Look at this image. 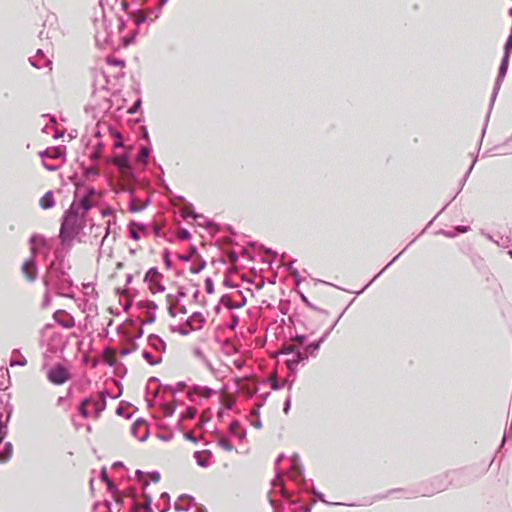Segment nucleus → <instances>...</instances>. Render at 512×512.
Masks as SVG:
<instances>
[{
    "mask_svg": "<svg viewBox=\"0 0 512 512\" xmlns=\"http://www.w3.org/2000/svg\"><path fill=\"white\" fill-rule=\"evenodd\" d=\"M136 475L139 479H141V477L143 476V472L141 470H137Z\"/></svg>",
    "mask_w": 512,
    "mask_h": 512,
    "instance_id": "774afa93",
    "label": "nucleus"
},
{
    "mask_svg": "<svg viewBox=\"0 0 512 512\" xmlns=\"http://www.w3.org/2000/svg\"><path fill=\"white\" fill-rule=\"evenodd\" d=\"M2 417H3V415H2V414H0V443L2 442L3 438H4V437L6 436V434H7V424H6V422L8 421V418H9V417L7 416L6 421L4 422V421L2 420Z\"/></svg>",
    "mask_w": 512,
    "mask_h": 512,
    "instance_id": "473e14b6",
    "label": "nucleus"
},
{
    "mask_svg": "<svg viewBox=\"0 0 512 512\" xmlns=\"http://www.w3.org/2000/svg\"><path fill=\"white\" fill-rule=\"evenodd\" d=\"M29 61L36 68L49 67L51 69V60L44 55L43 49H38L35 56L30 57Z\"/></svg>",
    "mask_w": 512,
    "mask_h": 512,
    "instance_id": "1a4fd4ad",
    "label": "nucleus"
},
{
    "mask_svg": "<svg viewBox=\"0 0 512 512\" xmlns=\"http://www.w3.org/2000/svg\"><path fill=\"white\" fill-rule=\"evenodd\" d=\"M148 205H149V200L138 203L135 198H132L131 202H130V206H129V211L133 212V213L140 212V211L144 210Z\"/></svg>",
    "mask_w": 512,
    "mask_h": 512,
    "instance_id": "a878e982",
    "label": "nucleus"
},
{
    "mask_svg": "<svg viewBox=\"0 0 512 512\" xmlns=\"http://www.w3.org/2000/svg\"><path fill=\"white\" fill-rule=\"evenodd\" d=\"M289 356L286 360V365L291 371L295 370L300 363L308 358L306 352H302L299 349Z\"/></svg>",
    "mask_w": 512,
    "mask_h": 512,
    "instance_id": "9d476101",
    "label": "nucleus"
},
{
    "mask_svg": "<svg viewBox=\"0 0 512 512\" xmlns=\"http://www.w3.org/2000/svg\"><path fill=\"white\" fill-rule=\"evenodd\" d=\"M485 237H486L488 240H490V241H492V242H494V243H495V241L497 240V239H495V238H494L492 235H490V234H485Z\"/></svg>",
    "mask_w": 512,
    "mask_h": 512,
    "instance_id": "338daca9",
    "label": "nucleus"
},
{
    "mask_svg": "<svg viewBox=\"0 0 512 512\" xmlns=\"http://www.w3.org/2000/svg\"><path fill=\"white\" fill-rule=\"evenodd\" d=\"M101 480L103 482H105L107 484V488L109 490V492L113 495V498L115 500V502L117 503V505H120L121 504V497L118 493V490L116 488V486L109 480L108 478V474H107V471L105 468H103L101 470Z\"/></svg>",
    "mask_w": 512,
    "mask_h": 512,
    "instance_id": "f8f14e48",
    "label": "nucleus"
},
{
    "mask_svg": "<svg viewBox=\"0 0 512 512\" xmlns=\"http://www.w3.org/2000/svg\"><path fill=\"white\" fill-rule=\"evenodd\" d=\"M39 37H40V39H41V40H43L44 38H45L46 40H48V39L50 38V37H49V33H48V32H46V33H45L44 31H41V32L39 33Z\"/></svg>",
    "mask_w": 512,
    "mask_h": 512,
    "instance_id": "bf43d9fd",
    "label": "nucleus"
},
{
    "mask_svg": "<svg viewBox=\"0 0 512 512\" xmlns=\"http://www.w3.org/2000/svg\"><path fill=\"white\" fill-rule=\"evenodd\" d=\"M271 387H272V389L277 390V389H279V388H280V385H279V384L277 383V381L274 379V380L272 381V383H271Z\"/></svg>",
    "mask_w": 512,
    "mask_h": 512,
    "instance_id": "e2e57ef3",
    "label": "nucleus"
},
{
    "mask_svg": "<svg viewBox=\"0 0 512 512\" xmlns=\"http://www.w3.org/2000/svg\"><path fill=\"white\" fill-rule=\"evenodd\" d=\"M218 446L221 447L225 451H231L233 449L232 444L226 438H221L218 440Z\"/></svg>",
    "mask_w": 512,
    "mask_h": 512,
    "instance_id": "72a5a7b5",
    "label": "nucleus"
},
{
    "mask_svg": "<svg viewBox=\"0 0 512 512\" xmlns=\"http://www.w3.org/2000/svg\"><path fill=\"white\" fill-rule=\"evenodd\" d=\"M151 477L154 482H158L160 479V475L158 472H154Z\"/></svg>",
    "mask_w": 512,
    "mask_h": 512,
    "instance_id": "052dcab7",
    "label": "nucleus"
},
{
    "mask_svg": "<svg viewBox=\"0 0 512 512\" xmlns=\"http://www.w3.org/2000/svg\"><path fill=\"white\" fill-rule=\"evenodd\" d=\"M97 175H98V173H97V171H96V169H95V168L90 167V168H87V169H86V176H87L88 178H89V177H95V176H97Z\"/></svg>",
    "mask_w": 512,
    "mask_h": 512,
    "instance_id": "a18cd8bd",
    "label": "nucleus"
},
{
    "mask_svg": "<svg viewBox=\"0 0 512 512\" xmlns=\"http://www.w3.org/2000/svg\"><path fill=\"white\" fill-rule=\"evenodd\" d=\"M145 21H146V17L142 14H138L134 19V22L137 26L144 23Z\"/></svg>",
    "mask_w": 512,
    "mask_h": 512,
    "instance_id": "37998d69",
    "label": "nucleus"
},
{
    "mask_svg": "<svg viewBox=\"0 0 512 512\" xmlns=\"http://www.w3.org/2000/svg\"><path fill=\"white\" fill-rule=\"evenodd\" d=\"M140 104H141V101L137 100L135 102V104L133 105V107L129 110V112L132 113V114L135 113L137 108L140 106Z\"/></svg>",
    "mask_w": 512,
    "mask_h": 512,
    "instance_id": "6e6d98bb",
    "label": "nucleus"
},
{
    "mask_svg": "<svg viewBox=\"0 0 512 512\" xmlns=\"http://www.w3.org/2000/svg\"><path fill=\"white\" fill-rule=\"evenodd\" d=\"M129 232H130V237L134 240H139L140 239V235L138 233V231L131 225L129 227Z\"/></svg>",
    "mask_w": 512,
    "mask_h": 512,
    "instance_id": "ea45409f",
    "label": "nucleus"
},
{
    "mask_svg": "<svg viewBox=\"0 0 512 512\" xmlns=\"http://www.w3.org/2000/svg\"><path fill=\"white\" fill-rule=\"evenodd\" d=\"M298 349L295 348V346L293 345H287V346H284L281 350V353L282 354H288V355H291L293 354V352L297 351Z\"/></svg>",
    "mask_w": 512,
    "mask_h": 512,
    "instance_id": "e433bc0d",
    "label": "nucleus"
},
{
    "mask_svg": "<svg viewBox=\"0 0 512 512\" xmlns=\"http://www.w3.org/2000/svg\"><path fill=\"white\" fill-rule=\"evenodd\" d=\"M161 499H163L166 503V506L161 510V512H166L170 506V497L166 492H164L161 494Z\"/></svg>",
    "mask_w": 512,
    "mask_h": 512,
    "instance_id": "4c0bfd02",
    "label": "nucleus"
},
{
    "mask_svg": "<svg viewBox=\"0 0 512 512\" xmlns=\"http://www.w3.org/2000/svg\"><path fill=\"white\" fill-rule=\"evenodd\" d=\"M44 239L41 237V236H38V235H33L30 239V243L32 245L31 247V252H32V255L34 256L36 254V248L35 246L39 243H43Z\"/></svg>",
    "mask_w": 512,
    "mask_h": 512,
    "instance_id": "2f4dec72",
    "label": "nucleus"
},
{
    "mask_svg": "<svg viewBox=\"0 0 512 512\" xmlns=\"http://www.w3.org/2000/svg\"><path fill=\"white\" fill-rule=\"evenodd\" d=\"M205 288H206L207 293L213 292V282L210 278H207L205 280Z\"/></svg>",
    "mask_w": 512,
    "mask_h": 512,
    "instance_id": "79ce46f5",
    "label": "nucleus"
},
{
    "mask_svg": "<svg viewBox=\"0 0 512 512\" xmlns=\"http://www.w3.org/2000/svg\"><path fill=\"white\" fill-rule=\"evenodd\" d=\"M238 324V317L236 315H232V323L230 324V328H234Z\"/></svg>",
    "mask_w": 512,
    "mask_h": 512,
    "instance_id": "4d7b16f0",
    "label": "nucleus"
},
{
    "mask_svg": "<svg viewBox=\"0 0 512 512\" xmlns=\"http://www.w3.org/2000/svg\"><path fill=\"white\" fill-rule=\"evenodd\" d=\"M122 26L123 23L120 18L114 17L113 19H107L106 16H103L101 20L96 22V41L101 44L111 42L115 33L114 28L120 29Z\"/></svg>",
    "mask_w": 512,
    "mask_h": 512,
    "instance_id": "7ed1b4c3",
    "label": "nucleus"
},
{
    "mask_svg": "<svg viewBox=\"0 0 512 512\" xmlns=\"http://www.w3.org/2000/svg\"><path fill=\"white\" fill-rule=\"evenodd\" d=\"M337 321L330 327V329H328L324 335L317 341V342H314V343H311L309 344L306 348H305V351L306 354L309 352L310 354H313L315 351H317L321 345V343L328 337V335L330 334V332L334 329L335 325H336Z\"/></svg>",
    "mask_w": 512,
    "mask_h": 512,
    "instance_id": "a211bd4d",
    "label": "nucleus"
},
{
    "mask_svg": "<svg viewBox=\"0 0 512 512\" xmlns=\"http://www.w3.org/2000/svg\"><path fill=\"white\" fill-rule=\"evenodd\" d=\"M159 275V272L156 268H150L146 274V279L153 278Z\"/></svg>",
    "mask_w": 512,
    "mask_h": 512,
    "instance_id": "a19ab883",
    "label": "nucleus"
},
{
    "mask_svg": "<svg viewBox=\"0 0 512 512\" xmlns=\"http://www.w3.org/2000/svg\"><path fill=\"white\" fill-rule=\"evenodd\" d=\"M93 402L90 404V409H93L96 416L99 415L106 407V397L103 392L99 393L97 397H91Z\"/></svg>",
    "mask_w": 512,
    "mask_h": 512,
    "instance_id": "ddd939ff",
    "label": "nucleus"
},
{
    "mask_svg": "<svg viewBox=\"0 0 512 512\" xmlns=\"http://www.w3.org/2000/svg\"><path fill=\"white\" fill-rule=\"evenodd\" d=\"M82 286L84 289L83 293L85 297L83 310L93 312L96 309L94 301L97 299L98 293L95 290L94 286L90 283L83 284Z\"/></svg>",
    "mask_w": 512,
    "mask_h": 512,
    "instance_id": "423d86ee",
    "label": "nucleus"
},
{
    "mask_svg": "<svg viewBox=\"0 0 512 512\" xmlns=\"http://www.w3.org/2000/svg\"><path fill=\"white\" fill-rule=\"evenodd\" d=\"M246 303V299L243 298L242 302L241 303H234V302H231L229 301L226 306L229 308V309H235V308H240L242 306H244Z\"/></svg>",
    "mask_w": 512,
    "mask_h": 512,
    "instance_id": "58836bf2",
    "label": "nucleus"
},
{
    "mask_svg": "<svg viewBox=\"0 0 512 512\" xmlns=\"http://www.w3.org/2000/svg\"><path fill=\"white\" fill-rule=\"evenodd\" d=\"M138 429H143V435L139 436V440L144 441L148 436V431L145 424L140 421L135 422L131 427V432L136 436V433H138Z\"/></svg>",
    "mask_w": 512,
    "mask_h": 512,
    "instance_id": "bb28decb",
    "label": "nucleus"
},
{
    "mask_svg": "<svg viewBox=\"0 0 512 512\" xmlns=\"http://www.w3.org/2000/svg\"><path fill=\"white\" fill-rule=\"evenodd\" d=\"M475 163H476V158H474V160L472 161L471 166L469 167L468 171H467V172H466V174L464 175L463 183H462L461 187H463V185H464L465 181L467 180V178H468L469 174L471 173V171H472V169H473V167H474Z\"/></svg>",
    "mask_w": 512,
    "mask_h": 512,
    "instance_id": "c03bdc74",
    "label": "nucleus"
},
{
    "mask_svg": "<svg viewBox=\"0 0 512 512\" xmlns=\"http://www.w3.org/2000/svg\"><path fill=\"white\" fill-rule=\"evenodd\" d=\"M193 503V498L188 495H182L178 498V500L174 503V508L176 511H188Z\"/></svg>",
    "mask_w": 512,
    "mask_h": 512,
    "instance_id": "f3484780",
    "label": "nucleus"
},
{
    "mask_svg": "<svg viewBox=\"0 0 512 512\" xmlns=\"http://www.w3.org/2000/svg\"><path fill=\"white\" fill-rule=\"evenodd\" d=\"M189 330H191V329L189 328V326H186V325H185V326L181 327V329H180V333H181L182 335H187V334L189 333Z\"/></svg>",
    "mask_w": 512,
    "mask_h": 512,
    "instance_id": "13d9d810",
    "label": "nucleus"
},
{
    "mask_svg": "<svg viewBox=\"0 0 512 512\" xmlns=\"http://www.w3.org/2000/svg\"><path fill=\"white\" fill-rule=\"evenodd\" d=\"M204 322V316L199 312H195L187 320L186 326H189L191 330H198L202 328Z\"/></svg>",
    "mask_w": 512,
    "mask_h": 512,
    "instance_id": "4468645a",
    "label": "nucleus"
},
{
    "mask_svg": "<svg viewBox=\"0 0 512 512\" xmlns=\"http://www.w3.org/2000/svg\"><path fill=\"white\" fill-rule=\"evenodd\" d=\"M179 238L183 239V240L189 239L190 238V233L186 229H182L179 232Z\"/></svg>",
    "mask_w": 512,
    "mask_h": 512,
    "instance_id": "49530a36",
    "label": "nucleus"
},
{
    "mask_svg": "<svg viewBox=\"0 0 512 512\" xmlns=\"http://www.w3.org/2000/svg\"><path fill=\"white\" fill-rule=\"evenodd\" d=\"M442 233L445 236L450 237V238H453L457 235V232L455 231V229L453 231H442Z\"/></svg>",
    "mask_w": 512,
    "mask_h": 512,
    "instance_id": "5fc2aeb1",
    "label": "nucleus"
},
{
    "mask_svg": "<svg viewBox=\"0 0 512 512\" xmlns=\"http://www.w3.org/2000/svg\"><path fill=\"white\" fill-rule=\"evenodd\" d=\"M181 215L184 219H188V218H193V219L203 218L204 219L203 215H200V214H197L194 212L193 207L190 204L184 206L181 209Z\"/></svg>",
    "mask_w": 512,
    "mask_h": 512,
    "instance_id": "5701e85b",
    "label": "nucleus"
},
{
    "mask_svg": "<svg viewBox=\"0 0 512 512\" xmlns=\"http://www.w3.org/2000/svg\"><path fill=\"white\" fill-rule=\"evenodd\" d=\"M511 51H512V35L508 38V40L506 41L505 46H504V55H503V58H502V61H501L500 67H499L498 77L496 79L495 86L493 89V93H492V97H491V105L495 101L498 91L500 89L502 80L507 73Z\"/></svg>",
    "mask_w": 512,
    "mask_h": 512,
    "instance_id": "20e7f679",
    "label": "nucleus"
},
{
    "mask_svg": "<svg viewBox=\"0 0 512 512\" xmlns=\"http://www.w3.org/2000/svg\"><path fill=\"white\" fill-rule=\"evenodd\" d=\"M39 155L43 159V166L49 171H55L56 169H58V165L49 164L46 162L45 159H61L63 158L64 153L61 148H51L43 152H40Z\"/></svg>",
    "mask_w": 512,
    "mask_h": 512,
    "instance_id": "6e6552de",
    "label": "nucleus"
},
{
    "mask_svg": "<svg viewBox=\"0 0 512 512\" xmlns=\"http://www.w3.org/2000/svg\"><path fill=\"white\" fill-rule=\"evenodd\" d=\"M149 153H150L149 149L147 147L142 146L140 148V152L137 156V161L139 163L146 164L147 159L149 157Z\"/></svg>",
    "mask_w": 512,
    "mask_h": 512,
    "instance_id": "c756f323",
    "label": "nucleus"
},
{
    "mask_svg": "<svg viewBox=\"0 0 512 512\" xmlns=\"http://www.w3.org/2000/svg\"><path fill=\"white\" fill-rule=\"evenodd\" d=\"M92 207L87 197L73 201L63 216L60 228V238L63 243L72 241L85 227V216Z\"/></svg>",
    "mask_w": 512,
    "mask_h": 512,
    "instance_id": "f257e3e1",
    "label": "nucleus"
},
{
    "mask_svg": "<svg viewBox=\"0 0 512 512\" xmlns=\"http://www.w3.org/2000/svg\"><path fill=\"white\" fill-rule=\"evenodd\" d=\"M13 354H17V358H12L10 360V366H25L27 364L26 358L22 356L18 351H14Z\"/></svg>",
    "mask_w": 512,
    "mask_h": 512,
    "instance_id": "c85d7f7f",
    "label": "nucleus"
},
{
    "mask_svg": "<svg viewBox=\"0 0 512 512\" xmlns=\"http://www.w3.org/2000/svg\"><path fill=\"white\" fill-rule=\"evenodd\" d=\"M144 497H145V509L148 511H151L150 505L152 503V499L147 495H145Z\"/></svg>",
    "mask_w": 512,
    "mask_h": 512,
    "instance_id": "8fccbe9b",
    "label": "nucleus"
},
{
    "mask_svg": "<svg viewBox=\"0 0 512 512\" xmlns=\"http://www.w3.org/2000/svg\"><path fill=\"white\" fill-rule=\"evenodd\" d=\"M111 214H112V210L111 209H104V210H102V216L103 217L109 216Z\"/></svg>",
    "mask_w": 512,
    "mask_h": 512,
    "instance_id": "680f3d73",
    "label": "nucleus"
},
{
    "mask_svg": "<svg viewBox=\"0 0 512 512\" xmlns=\"http://www.w3.org/2000/svg\"><path fill=\"white\" fill-rule=\"evenodd\" d=\"M209 457L210 453L207 451H196L194 453V458L196 459L197 464L201 467H207L209 465Z\"/></svg>",
    "mask_w": 512,
    "mask_h": 512,
    "instance_id": "412c9836",
    "label": "nucleus"
},
{
    "mask_svg": "<svg viewBox=\"0 0 512 512\" xmlns=\"http://www.w3.org/2000/svg\"><path fill=\"white\" fill-rule=\"evenodd\" d=\"M142 356L151 365H156L162 360V356L160 354H153L152 352L146 350L143 351Z\"/></svg>",
    "mask_w": 512,
    "mask_h": 512,
    "instance_id": "b1692460",
    "label": "nucleus"
},
{
    "mask_svg": "<svg viewBox=\"0 0 512 512\" xmlns=\"http://www.w3.org/2000/svg\"><path fill=\"white\" fill-rule=\"evenodd\" d=\"M42 209H49L52 208L55 204L54 196L52 191L46 192L40 199L39 202Z\"/></svg>",
    "mask_w": 512,
    "mask_h": 512,
    "instance_id": "aec40b11",
    "label": "nucleus"
},
{
    "mask_svg": "<svg viewBox=\"0 0 512 512\" xmlns=\"http://www.w3.org/2000/svg\"><path fill=\"white\" fill-rule=\"evenodd\" d=\"M80 194H81V189L78 188L77 192H76V197H79L80 199ZM95 195V189L92 188V187H87L85 188L84 192H83V195L81 196L82 197H87V199L90 201V197L94 196Z\"/></svg>",
    "mask_w": 512,
    "mask_h": 512,
    "instance_id": "7c9ffc66",
    "label": "nucleus"
},
{
    "mask_svg": "<svg viewBox=\"0 0 512 512\" xmlns=\"http://www.w3.org/2000/svg\"><path fill=\"white\" fill-rule=\"evenodd\" d=\"M112 162L122 173H128L130 170V164L126 154L116 155L113 157Z\"/></svg>",
    "mask_w": 512,
    "mask_h": 512,
    "instance_id": "2eb2a0df",
    "label": "nucleus"
},
{
    "mask_svg": "<svg viewBox=\"0 0 512 512\" xmlns=\"http://www.w3.org/2000/svg\"><path fill=\"white\" fill-rule=\"evenodd\" d=\"M230 434L239 438L240 440L245 436L244 430L241 429L238 421H232L229 425Z\"/></svg>",
    "mask_w": 512,
    "mask_h": 512,
    "instance_id": "4be33fe9",
    "label": "nucleus"
},
{
    "mask_svg": "<svg viewBox=\"0 0 512 512\" xmlns=\"http://www.w3.org/2000/svg\"><path fill=\"white\" fill-rule=\"evenodd\" d=\"M13 453V446L10 442H6L3 450L0 452V462H7Z\"/></svg>",
    "mask_w": 512,
    "mask_h": 512,
    "instance_id": "393cba45",
    "label": "nucleus"
},
{
    "mask_svg": "<svg viewBox=\"0 0 512 512\" xmlns=\"http://www.w3.org/2000/svg\"><path fill=\"white\" fill-rule=\"evenodd\" d=\"M70 374L66 367L61 364L54 365L47 371V379L55 385H62L69 380Z\"/></svg>",
    "mask_w": 512,
    "mask_h": 512,
    "instance_id": "39448f33",
    "label": "nucleus"
},
{
    "mask_svg": "<svg viewBox=\"0 0 512 512\" xmlns=\"http://www.w3.org/2000/svg\"><path fill=\"white\" fill-rule=\"evenodd\" d=\"M167 0H159L158 3V12L161 10V8L166 4Z\"/></svg>",
    "mask_w": 512,
    "mask_h": 512,
    "instance_id": "69168bd1",
    "label": "nucleus"
},
{
    "mask_svg": "<svg viewBox=\"0 0 512 512\" xmlns=\"http://www.w3.org/2000/svg\"><path fill=\"white\" fill-rule=\"evenodd\" d=\"M44 282L46 286L55 287L58 290V294L65 297H73V295L69 293L72 280L69 275L62 270L61 264L51 263Z\"/></svg>",
    "mask_w": 512,
    "mask_h": 512,
    "instance_id": "f03ea898",
    "label": "nucleus"
},
{
    "mask_svg": "<svg viewBox=\"0 0 512 512\" xmlns=\"http://www.w3.org/2000/svg\"><path fill=\"white\" fill-rule=\"evenodd\" d=\"M61 325L65 328H71L74 326V320L71 318L68 321L62 322Z\"/></svg>",
    "mask_w": 512,
    "mask_h": 512,
    "instance_id": "3c124183",
    "label": "nucleus"
},
{
    "mask_svg": "<svg viewBox=\"0 0 512 512\" xmlns=\"http://www.w3.org/2000/svg\"><path fill=\"white\" fill-rule=\"evenodd\" d=\"M291 474L292 477H300L303 474V467L300 465V458L298 455H293L291 458Z\"/></svg>",
    "mask_w": 512,
    "mask_h": 512,
    "instance_id": "6ab92c4d",
    "label": "nucleus"
},
{
    "mask_svg": "<svg viewBox=\"0 0 512 512\" xmlns=\"http://www.w3.org/2000/svg\"><path fill=\"white\" fill-rule=\"evenodd\" d=\"M469 226H457L455 227V231L457 232V234L459 233H466L467 231H469Z\"/></svg>",
    "mask_w": 512,
    "mask_h": 512,
    "instance_id": "de8ad7c7",
    "label": "nucleus"
},
{
    "mask_svg": "<svg viewBox=\"0 0 512 512\" xmlns=\"http://www.w3.org/2000/svg\"><path fill=\"white\" fill-rule=\"evenodd\" d=\"M306 337L304 335H296L292 340L302 344L305 341Z\"/></svg>",
    "mask_w": 512,
    "mask_h": 512,
    "instance_id": "603ef678",
    "label": "nucleus"
},
{
    "mask_svg": "<svg viewBox=\"0 0 512 512\" xmlns=\"http://www.w3.org/2000/svg\"><path fill=\"white\" fill-rule=\"evenodd\" d=\"M495 243L501 247H508L510 243V238L507 236H500L499 239L495 241Z\"/></svg>",
    "mask_w": 512,
    "mask_h": 512,
    "instance_id": "c9c22d12",
    "label": "nucleus"
},
{
    "mask_svg": "<svg viewBox=\"0 0 512 512\" xmlns=\"http://www.w3.org/2000/svg\"><path fill=\"white\" fill-rule=\"evenodd\" d=\"M22 273L28 281H34L37 277V267L33 256L22 265Z\"/></svg>",
    "mask_w": 512,
    "mask_h": 512,
    "instance_id": "9b49d317",
    "label": "nucleus"
},
{
    "mask_svg": "<svg viewBox=\"0 0 512 512\" xmlns=\"http://www.w3.org/2000/svg\"><path fill=\"white\" fill-rule=\"evenodd\" d=\"M148 343L156 351V354L162 355L166 349L165 342L157 335H150L148 337Z\"/></svg>",
    "mask_w": 512,
    "mask_h": 512,
    "instance_id": "dca6fc26",
    "label": "nucleus"
},
{
    "mask_svg": "<svg viewBox=\"0 0 512 512\" xmlns=\"http://www.w3.org/2000/svg\"><path fill=\"white\" fill-rule=\"evenodd\" d=\"M216 391L207 386L194 385L188 390V398L191 402H195L196 398H210L215 395Z\"/></svg>",
    "mask_w": 512,
    "mask_h": 512,
    "instance_id": "0eeeda50",
    "label": "nucleus"
},
{
    "mask_svg": "<svg viewBox=\"0 0 512 512\" xmlns=\"http://www.w3.org/2000/svg\"><path fill=\"white\" fill-rule=\"evenodd\" d=\"M195 220L197 221L198 225H200V226H206V225L209 224V222L206 219V217H204V219L203 218H197Z\"/></svg>",
    "mask_w": 512,
    "mask_h": 512,
    "instance_id": "864d4df0",
    "label": "nucleus"
},
{
    "mask_svg": "<svg viewBox=\"0 0 512 512\" xmlns=\"http://www.w3.org/2000/svg\"><path fill=\"white\" fill-rule=\"evenodd\" d=\"M107 224H108V225H107V228H106V231H105V235H104V237H103V239H102V242L105 240V238H106V237L108 236V234H109V229H110V224H111V222H110V221H108V223H107Z\"/></svg>",
    "mask_w": 512,
    "mask_h": 512,
    "instance_id": "0e129e2a",
    "label": "nucleus"
},
{
    "mask_svg": "<svg viewBox=\"0 0 512 512\" xmlns=\"http://www.w3.org/2000/svg\"><path fill=\"white\" fill-rule=\"evenodd\" d=\"M93 402L92 398H86L84 399L80 406H79V413L84 417L87 418L90 414V404Z\"/></svg>",
    "mask_w": 512,
    "mask_h": 512,
    "instance_id": "cd10ccee",
    "label": "nucleus"
},
{
    "mask_svg": "<svg viewBox=\"0 0 512 512\" xmlns=\"http://www.w3.org/2000/svg\"><path fill=\"white\" fill-rule=\"evenodd\" d=\"M290 405H291V399H290V397H288L284 403V408H283V411L285 414H287L289 412Z\"/></svg>",
    "mask_w": 512,
    "mask_h": 512,
    "instance_id": "09e8293b",
    "label": "nucleus"
},
{
    "mask_svg": "<svg viewBox=\"0 0 512 512\" xmlns=\"http://www.w3.org/2000/svg\"><path fill=\"white\" fill-rule=\"evenodd\" d=\"M197 410L193 407H187L183 413V418L193 419L196 416Z\"/></svg>",
    "mask_w": 512,
    "mask_h": 512,
    "instance_id": "f704fd0d",
    "label": "nucleus"
}]
</instances>
